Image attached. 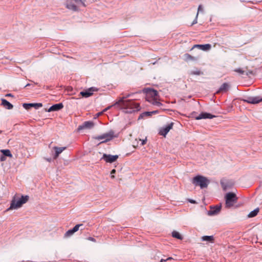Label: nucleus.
<instances>
[{"mask_svg":"<svg viewBox=\"0 0 262 262\" xmlns=\"http://www.w3.org/2000/svg\"><path fill=\"white\" fill-rule=\"evenodd\" d=\"M121 104L122 108L124 110L126 113H132L140 110V107L138 103L134 101L128 100H124V98H121L115 104Z\"/></svg>","mask_w":262,"mask_h":262,"instance_id":"1","label":"nucleus"},{"mask_svg":"<svg viewBox=\"0 0 262 262\" xmlns=\"http://www.w3.org/2000/svg\"><path fill=\"white\" fill-rule=\"evenodd\" d=\"M29 200L28 195H22L21 198L16 199L15 198L12 200L10 206L7 209V210L11 209H16L26 203Z\"/></svg>","mask_w":262,"mask_h":262,"instance_id":"2","label":"nucleus"},{"mask_svg":"<svg viewBox=\"0 0 262 262\" xmlns=\"http://www.w3.org/2000/svg\"><path fill=\"white\" fill-rule=\"evenodd\" d=\"M209 182V181L206 178L201 176H197L194 177L192 180V183L195 186H199L201 189L206 188Z\"/></svg>","mask_w":262,"mask_h":262,"instance_id":"3","label":"nucleus"},{"mask_svg":"<svg viewBox=\"0 0 262 262\" xmlns=\"http://www.w3.org/2000/svg\"><path fill=\"white\" fill-rule=\"evenodd\" d=\"M226 207L230 208L237 202V198L233 192H228L225 195Z\"/></svg>","mask_w":262,"mask_h":262,"instance_id":"4","label":"nucleus"},{"mask_svg":"<svg viewBox=\"0 0 262 262\" xmlns=\"http://www.w3.org/2000/svg\"><path fill=\"white\" fill-rule=\"evenodd\" d=\"M114 137V133L113 131L111 130L108 133L96 136L95 139L99 141L101 140V142H100L101 143L109 141L111 140Z\"/></svg>","mask_w":262,"mask_h":262,"instance_id":"5","label":"nucleus"},{"mask_svg":"<svg viewBox=\"0 0 262 262\" xmlns=\"http://www.w3.org/2000/svg\"><path fill=\"white\" fill-rule=\"evenodd\" d=\"M118 158V155H111L104 154L101 159L107 163H112L116 161Z\"/></svg>","mask_w":262,"mask_h":262,"instance_id":"6","label":"nucleus"},{"mask_svg":"<svg viewBox=\"0 0 262 262\" xmlns=\"http://www.w3.org/2000/svg\"><path fill=\"white\" fill-rule=\"evenodd\" d=\"M221 209V205L210 206V210L207 211V214L210 216L215 215L220 212Z\"/></svg>","mask_w":262,"mask_h":262,"instance_id":"7","label":"nucleus"},{"mask_svg":"<svg viewBox=\"0 0 262 262\" xmlns=\"http://www.w3.org/2000/svg\"><path fill=\"white\" fill-rule=\"evenodd\" d=\"M243 100L249 103L257 104L262 101V97L260 96L250 97L247 99H244Z\"/></svg>","mask_w":262,"mask_h":262,"instance_id":"8","label":"nucleus"},{"mask_svg":"<svg viewBox=\"0 0 262 262\" xmlns=\"http://www.w3.org/2000/svg\"><path fill=\"white\" fill-rule=\"evenodd\" d=\"M173 124V123L171 122L166 125L163 127L161 128L159 132V134L165 137L167 133L169 132V131L172 128Z\"/></svg>","mask_w":262,"mask_h":262,"instance_id":"9","label":"nucleus"},{"mask_svg":"<svg viewBox=\"0 0 262 262\" xmlns=\"http://www.w3.org/2000/svg\"><path fill=\"white\" fill-rule=\"evenodd\" d=\"M94 123L93 121H85L82 125L78 126V130L80 131L84 129H91L94 127Z\"/></svg>","mask_w":262,"mask_h":262,"instance_id":"10","label":"nucleus"},{"mask_svg":"<svg viewBox=\"0 0 262 262\" xmlns=\"http://www.w3.org/2000/svg\"><path fill=\"white\" fill-rule=\"evenodd\" d=\"M98 89L95 87H91L85 91L80 92V95L84 97L87 98L91 96L94 92L97 91Z\"/></svg>","mask_w":262,"mask_h":262,"instance_id":"11","label":"nucleus"},{"mask_svg":"<svg viewBox=\"0 0 262 262\" xmlns=\"http://www.w3.org/2000/svg\"><path fill=\"white\" fill-rule=\"evenodd\" d=\"M215 117V116L206 112L201 113L198 116L195 117L196 120H201L203 119H212Z\"/></svg>","mask_w":262,"mask_h":262,"instance_id":"12","label":"nucleus"},{"mask_svg":"<svg viewBox=\"0 0 262 262\" xmlns=\"http://www.w3.org/2000/svg\"><path fill=\"white\" fill-rule=\"evenodd\" d=\"M23 106L26 110H29L31 107H34L35 109H38L39 108L42 106L41 103H24Z\"/></svg>","mask_w":262,"mask_h":262,"instance_id":"13","label":"nucleus"},{"mask_svg":"<svg viewBox=\"0 0 262 262\" xmlns=\"http://www.w3.org/2000/svg\"><path fill=\"white\" fill-rule=\"evenodd\" d=\"M221 184L224 190H226L232 185V183L227 180H222L221 181Z\"/></svg>","mask_w":262,"mask_h":262,"instance_id":"14","label":"nucleus"},{"mask_svg":"<svg viewBox=\"0 0 262 262\" xmlns=\"http://www.w3.org/2000/svg\"><path fill=\"white\" fill-rule=\"evenodd\" d=\"M63 105L62 103H59L51 106L48 110V112L58 111L62 108Z\"/></svg>","mask_w":262,"mask_h":262,"instance_id":"15","label":"nucleus"},{"mask_svg":"<svg viewBox=\"0 0 262 262\" xmlns=\"http://www.w3.org/2000/svg\"><path fill=\"white\" fill-rule=\"evenodd\" d=\"M143 92L145 93H147V94L151 96L152 97H156L158 96V92L152 89H145L143 90Z\"/></svg>","mask_w":262,"mask_h":262,"instance_id":"16","label":"nucleus"},{"mask_svg":"<svg viewBox=\"0 0 262 262\" xmlns=\"http://www.w3.org/2000/svg\"><path fill=\"white\" fill-rule=\"evenodd\" d=\"M53 149L55 150V154L54 155V159H56L64 149H66V147H58L57 146H55L53 147Z\"/></svg>","mask_w":262,"mask_h":262,"instance_id":"17","label":"nucleus"},{"mask_svg":"<svg viewBox=\"0 0 262 262\" xmlns=\"http://www.w3.org/2000/svg\"><path fill=\"white\" fill-rule=\"evenodd\" d=\"M230 88V85L227 83H224L219 88V90L216 92L219 93H225Z\"/></svg>","mask_w":262,"mask_h":262,"instance_id":"18","label":"nucleus"},{"mask_svg":"<svg viewBox=\"0 0 262 262\" xmlns=\"http://www.w3.org/2000/svg\"><path fill=\"white\" fill-rule=\"evenodd\" d=\"M2 105L8 110H11L13 107L11 103L5 99H2Z\"/></svg>","mask_w":262,"mask_h":262,"instance_id":"19","label":"nucleus"},{"mask_svg":"<svg viewBox=\"0 0 262 262\" xmlns=\"http://www.w3.org/2000/svg\"><path fill=\"white\" fill-rule=\"evenodd\" d=\"M198 48L199 49L203 50V51H207L211 48V45L210 44H205V45H196L194 46Z\"/></svg>","mask_w":262,"mask_h":262,"instance_id":"20","label":"nucleus"},{"mask_svg":"<svg viewBox=\"0 0 262 262\" xmlns=\"http://www.w3.org/2000/svg\"><path fill=\"white\" fill-rule=\"evenodd\" d=\"M67 8L70 10H72L74 11H76L78 10L77 6L75 5L72 2L67 3Z\"/></svg>","mask_w":262,"mask_h":262,"instance_id":"21","label":"nucleus"},{"mask_svg":"<svg viewBox=\"0 0 262 262\" xmlns=\"http://www.w3.org/2000/svg\"><path fill=\"white\" fill-rule=\"evenodd\" d=\"M214 240L213 236H203L202 237V241H206L210 243H213Z\"/></svg>","mask_w":262,"mask_h":262,"instance_id":"22","label":"nucleus"},{"mask_svg":"<svg viewBox=\"0 0 262 262\" xmlns=\"http://www.w3.org/2000/svg\"><path fill=\"white\" fill-rule=\"evenodd\" d=\"M156 111L145 112L140 115V116L139 117V119L143 118L144 116H150L152 114H155L156 113Z\"/></svg>","mask_w":262,"mask_h":262,"instance_id":"23","label":"nucleus"},{"mask_svg":"<svg viewBox=\"0 0 262 262\" xmlns=\"http://www.w3.org/2000/svg\"><path fill=\"white\" fill-rule=\"evenodd\" d=\"M1 152L3 154L4 156L9 157H12V155L11 154L10 150L9 149H2Z\"/></svg>","mask_w":262,"mask_h":262,"instance_id":"24","label":"nucleus"},{"mask_svg":"<svg viewBox=\"0 0 262 262\" xmlns=\"http://www.w3.org/2000/svg\"><path fill=\"white\" fill-rule=\"evenodd\" d=\"M258 212H259V208H257L255 209L254 210L251 211L249 213L248 217H254V216H255L257 214Z\"/></svg>","mask_w":262,"mask_h":262,"instance_id":"25","label":"nucleus"},{"mask_svg":"<svg viewBox=\"0 0 262 262\" xmlns=\"http://www.w3.org/2000/svg\"><path fill=\"white\" fill-rule=\"evenodd\" d=\"M172 236L173 237L179 239H182V238H183V237L182 236V235L178 232H177L176 231H173L172 232Z\"/></svg>","mask_w":262,"mask_h":262,"instance_id":"26","label":"nucleus"},{"mask_svg":"<svg viewBox=\"0 0 262 262\" xmlns=\"http://www.w3.org/2000/svg\"><path fill=\"white\" fill-rule=\"evenodd\" d=\"M138 141H140V142H141V144H140V145H144V144L146 143V139H143V140H141V139H139V140H138L137 139H136L135 140V141H136L137 143L133 142V144H134L133 146H135V145H138Z\"/></svg>","mask_w":262,"mask_h":262,"instance_id":"27","label":"nucleus"},{"mask_svg":"<svg viewBox=\"0 0 262 262\" xmlns=\"http://www.w3.org/2000/svg\"><path fill=\"white\" fill-rule=\"evenodd\" d=\"M75 233V232H74V231L73 230V229H70L69 230H68L64 234V236L65 237H70L71 236H72L74 233Z\"/></svg>","mask_w":262,"mask_h":262,"instance_id":"28","label":"nucleus"},{"mask_svg":"<svg viewBox=\"0 0 262 262\" xmlns=\"http://www.w3.org/2000/svg\"><path fill=\"white\" fill-rule=\"evenodd\" d=\"M202 74V73L200 70H198L191 71L190 72V74H192V75H200Z\"/></svg>","mask_w":262,"mask_h":262,"instance_id":"29","label":"nucleus"},{"mask_svg":"<svg viewBox=\"0 0 262 262\" xmlns=\"http://www.w3.org/2000/svg\"><path fill=\"white\" fill-rule=\"evenodd\" d=\"M83 226V225L82 224H77L76 225H75L73 228V230L74 231V232H76V231H77L79 228L80 227H82Z\"/></svg>","mask_w":262,"mask_h":262,"instance_id":"30","label":"nucleus"},{"mask_svg":"<svg viewBox=\"0 0 262 262\" xmlns=\"http://www.w3.org/2000/svg\"><path fill=\"white\" fill-rule=\"evenodd\" d=\"M235 72L239 73L240 74H244L245 71L242 70L241 69H237L234 70Z\"/></svg>","mask_w":262,"mask_h":262,"instance_id":"31","label":"nucleus"},{"mask_svg":"<svg viewBox=\"0 0 262 262\" xmlns=\"http://www.w3.org/2000/svg\"><path fill=\"white\" fill-rule=\"evenodd\" d=\"M152 104L157 105V106H161L162 105V103L159 101H158L157 100H155L154 102H152Z\"/></svg>","mask_w":262,"mask_h":262,"instance_id":"32","label":"nucleus"},{"mask_svg":"<svg viewBox=\"0 0 262 262\" xmlns=\"http://www.w3.org/2000/svg\"><path fill=\"white\" fill-rule=\"evenodd\" d=\"M203 12V8L202 5H199L198 9V13L199 12Z\"/></svg>","mask_w":262,"mask_h":262,"instance_id":"33","label":"nucleus"},{"mask_svg":"<svg viewBox=\"0 0 262 262\" xmlns=\"http://www.w3.org/2000/svg\"><path fill=\"white\" fill-rule=\"evenodd\" d=\"M185 57L187 60L192 59V57L188 54H185Z\"/></svg>","mask_w":262,"mask_h":262,"instance_id":"34","label":"nucleus"},{"mask_svg":"<svg viewBox=\"0 0 262 262\" xmlns=\"http://www.w3.org/2000/svg\"><path fill=\"white\" fill-rule=\"evenodd\" d=\"M198 13H197L196 14V17H195V19L193 21L192 23V25H193L197 23V18H198Z\"/></svg>","mask_w":262,"mask_h":262,"instance_id":"35","label":"nucleus"},{"mask_svg":"<svg viewBox=\"0 0 262 262\" xmlns=\"http://www.w3.org/2000/svg\"><path fill=\"white\" fill-rule=\"evenodd\" d=\"M116 172V170L115 169H113L111 172V177L112 178H114V176L113 174H114V173Z\"/></svg>","mask_w":262,"mask_h":262,"instance_id":"36","label":"nucleus"},{"mask_svg":"<svg viewBox=\"0 0 262 262\" xmlns=\"http://www.w3.org/2000/svg\"><path fill=\"white\" fill-rule=\"evenodd\" d=\"M88 239L90 241L93 242H96V239L92 237H88Z\"/></svg>","mask_w":262,"mask_h":262,"instance_id":"37","label":"nucleus"},{"mask_svg":"<svg viewBox=\"0 0 262 262\" xmlns=\"http://www.w3.org/2000/svg\"><path fill=\"white\" fill-rule=\"evenodd\" d=\"M0 160L1 161H5L6 160L5 156H4V155H2L1 157H0Z\"/></svg>","mask_w":262,"mask_h":262,"instance_id":"38","label":"nucleus"},{"mask_svg":"<svg viewBox=\"0 0 262 262\" xmlns=\"http://www.w3.org/2000/svg\"><path fill=\"white\" fill-rule=\"evenodd\" d=\"M171 258H172L171 257H168L166 259H161L160 260V262H165L166 260L171 259Z\"/></svg>","mask_w":262,"mask_h":262,"instance_id":"39","label":"nucleus"},{"mask_svg":"<svg viewBox=\"0 0 262 262\" xmlns=\"http://www.w3.org/2000/svg\"><path fill=\"white\" fill-rule=\"evenodd\" d=\"M112 106L111 105V106H108V107H107L106 108H105V109H104L103 110V112H106V111H107L108 110H109Z\"/></svg>","mask_w":262,"mask_h":262,"instance_id":"40","label":"nucleus"},{"mask_svg":"<svg viewBox=\"0 0 262 262\" xmlns=\"http://www.w3.org/2000/svg\"><path fill=\"white\" fill-rule=\"evenodd\" d=\"M253 74L252 71H248L247 72H246V75L248 76V75H249V74Z\"/></svg>","mask_w":262,"mask_h":262,"instance_id":"41","label":"nucleus"},{"mask_svg":"<svg viewBox=\"0 0 262 262\" xmlns=\"http://www.w3.org/2000/svg\"><path fill=\"white\" fill-rule=\"evenodd\" d=\"M130 96H131V94H127L125 97H123V98H124V99L125 98H128V97H130Z\"/></svg>","mask_w":262,"mask_h":262,"instance_id":"42","label":"nucleus"},{"mask_svg":"<svg viewBox=\"0 0 262 262\" xmlns=\"http://www.w3.org/2000/svg\"><path fill=\"white\" fill-rule=\"evenodd\" d=\"M103 111H102V112H99V113H97V116H99L100 115H101V114H103Z\"/></svg>","mask_w":262,"mask_h":262,"instance_id":"43","label":"nucleus"},{"mask_svg":"<svg viewBox=\"0 0 262 262\" xmlns=\"http://www.w3.org/2000/svg\"><path fill=\"white\" fill-rule=\"evenodd\" d=\"M189 202H190V203H195V201H194V200H190V201H189Z\"/></svg>","mask_w":262,"mask_h":262,"instance_id":"44","label":"nucleus"},{"mask_svg":"<svg viewBox=\"0 0 262 262\" xmlns=\"http://www.w3.org/2000/svg\"><path fill=\"white\" fill-rule=\"evenodd\" d=\"M30 84L28 83V84H27L25 86V87L29 86H30Z\"/></svg>","mask_w":262,"mask_h":262,"instance_id":"45","label":"nucleus"},{"mask_svg":"<svg viewBox=\"0 0 262 262\" xmlns=\"http://www.w3.org/2000/svg\"><path fill=\"white\" fill-rule=\"evenodd\" d=\"M7 96H11L12 95H11V94H7Z\"/></svg>","mask_w":262,"mask_h":262,"instance_id":"46","label":"nucleus"},{"mask_svg":"<svg viewBox=\"0 0 262 262\" xmlns=\"http://www.w3.org/2000/svg\"><path fill=\"white\" fill-rule=\"evenodd\" d=\"M50 160H51L50 159H48V161H50Z\"/></svg>","mask_w":262,"mask_h":262,"instance_id":"47","label":"nucleus"}]
</instances>
